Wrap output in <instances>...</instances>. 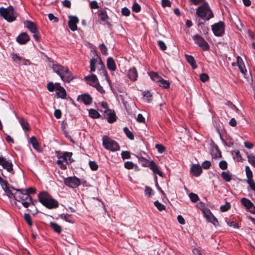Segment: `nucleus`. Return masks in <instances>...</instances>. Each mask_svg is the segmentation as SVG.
<instances>
[{"label":"nucleus","instance_id":"nucleus-39","mask_svg":"<svg viewBox=\"0 0 255 255\" xmlns=\"http://www.w3.org/2000/svg\"><path fill=\"white\" fill-rule=\"evenodd\" d=\"M232 153L235 159H236L238 161L242 160V158L239 150L233 151Z\"/></svg>","mask_w":255,"mask_h":255},{"label":"nucleus","instance_id":"nucleus-41","mask_svg":"<svg viewBox=\"0 0 255 255\" xmlns=\"http://www.w3.org/2000/svg\"><path fill=\"white\" fill-rule=\"evenodd\" d=\"M221 176L227 182H229L231 180V175L228 172H223L221 174Z\"/></svg>","mask_w":255,"mask_h":255},{"label":"nucleus","instance_id":"nucleus-58","mask_svg":"<svg viewBox=\"0 0 255 255\" xmlns=\"http://www.w3.org/2000/svg\"><path fill=\"white\" fill-rule=\"evenodd\" d=\"M132 10L135 12H138L140 10V5L136 2L134 3L132 5Z\"/></svg>","mask_w":255,"mask_h":255},{"label":"nucleus","instance_id":"nucleus-27","mask_svg":"<svg viewBox=\"0 0 255 255\" xmlns=\"http://www.w3.org/2000/svg\"><path fill=\"white\" fill-rule=\"evenodd\" d=\"M56 94L58 98L65 99L66 97V92L63 87H59L56 89Z\"/></svg>","mask_w":255,"mask_h":255},{"label":"nucleus","instance_id":"nucleus-13","mask_svg":"<svg viewBox=\"0 0 255 255\" xmlns=\"http://www.w3.org/2000/svg\"><path fill=\"white\" fill-rule=\"evenodd\" d=\"M0 184L5 193L6 195L9 198L14 197V194L12 192V187H9L8 182L3 179L2 178H0Z\"/></svg>","mask_w":255,"mask_h":255},{"label":"nucleus","instance_id":"nucleus-36","mask_svg":"<svg viewBox=\"0 0 255 255\" xmlns=\"http://www.w3.org/2000/svg\"><path fill=\"white\" fill-rule=\"evenodd\" d=\"M124 131L127 136L130 140L134 139V135L132 132L129 130L128 127H125L124 128Z\"/></svg>","mask_w":255,"mask_h":255},{"label":"nucleus","instance_id":"nucleus-10","mask_svg":"<svg viewBox=\"0 0 255 255\" xmlns=\"http://www.w3.org/2000/svg\"><path fill=\"white\" fill-rule=\"evenodd\" d=\"M26 27L28 30L33 33V37L36 41H39L40 38L39 31L36 25L30 20L26 21Z\"/></svg>","mask_w":255,"mask_h":255},{"label":"nucleus","instance_id":"nucleus-20","mask_svg":"<svg viewBox=\"0 0 255 255\" xmlns=\"http://www.w3.org/2000/svg\"><path fill=\"white\" fill-rule=\"evenodd\" d=\"M16 40L18 43L25 44L29 41L30 38L26 32H22L16 37Z\"/></svg>","mask_w":255,"mask_h":255},{"label":"nucleus","instance_id":"nucleus-61","mask_svg":"<svg viewBox=\"0 0 255 255\" xmlns=\"http://www.w3.org/2000/svg\"><path fill=\"white\" fill-rule=\"evenodd\" d=\"M90 6L91 9H96L99 7L98 4L95 0H93L90 2Z\"/></svg>","mask_w":255,"mask_h":255},{"label":"nucleus","instance_id":"nucleus-21","mask_svg":"<svg viewBox=\"0 0 255 255\" xmlns=\"http://www.w3.org/2000/svg\"><path fill=\"white\" fill-rule=\"evenodd\" d=\"M84 79L87 84L93 87H94L98 83L97 76L93 74L86 76Z\"/></svg>","mask_w":255,"mask_h":255},{"label":"nucleus","instance_id":"nucleus-43","mask_svg":"<svg viewBox=\"0 0 255 255\" xmlns=\"http://www.w3.org/2000/svg\"><path fill=\"white\" fill-rule=\"evenodd\" d=\"M246 173L247 177L248 178V180L251 179L253 178V173L250 169V167L248 166H246Z\"/></svg>","mask_w":255,"mask_h":255},{"label":"nucleus","instance_id":"nucleus-53","mask_svg":"<svg viewBox=\"0 0 255 255\" xmlns=\"http://www.w3.org/2000/svg\"><path fill=\"white\" fill-rule=\"evenodd\" d=\"M47 90L49 92H53L55 89L54 84L52 82H50L48 83V84L47 85Z\"/></svg>","mask_w":255,"mask_h":255},{"label":"nucleus","instance_id":"nucleus-5","mask_svg":"<svg viewBox=\"0 0 255 255\" xmlns=\"http://www.w3.org/2000/svg\"><path fill=\"white\" fill-rule=\"evenodd\" d=\"M196 14L200 18L207 20L214 16L212 10L206 2L197 8Z\"/></svg>","mask_w":255,"mask_h":255},{"label":"nucleus","instance_id":"nucleus-32","mask_svg":"<svg viewBox=\"0 0 255 255\" xmlns=\"http://www.w3.org/2000/svg\"><path fill=\"white\" fill-rule=\"evenodd\" d=\"M148 74L151 79L156 83L161 79V77L156 72L151 71Z\"/></svg>","mask_w":255,"mask_h":255},{"label":"nucleus","instance_id":"nucleus-31","mask_svg":"<svg viewBox=\"0 0 255 255\" xmlns=\"http://www.w3.org/2000/svg\"><path fill=\"white\" fill-rule=\"evenodd\" d=\"M89 115L93 119H98L101 117L100 114L93 109L89 110Z\"/></svg>","mask_w":255,"mask_h":255},{"label":"nucleus","instance_id":"nucleus-26","mask_svg":"<svg viewBox=\"0 0 255 255\" xmlns=\"http://www.w3.org/2000/svg\"><path fill=\"white\" fill-rule=\"evenodd\" d=\"M202 167L198 164L193 165L191 168V173L195 176H199L202 172Z\"/></svg>","mask_w":255,"mask_h":255},{"label":"nucleus","instance_id":"nucleus-49","mask_svg":"<svg viewBox=\"0 0 255 255\" xmlns=\"http://www.w3.org/2000/svg\"><path fill=\"white\" fill-rule=\"evenodd\" d=\"M231 208L230 203L227 202L225 205L220 207V210L222 212H226Z\"/></svg>","mask_w":255,"mask_h":255},{"label":"nucleus","instance_id":"nucleus-2","mask_svg":"<svg viewBox=\"0 0 255 255\" xmlns=\"http://www.w3.org/2000/svg\"><path fill=\"white\" fill-rule=\"evenodd\" d=\"M52 68L54 72L57 74L60 77L61 79L67 83H70L74 77L67 67L62 66L58 64H54Z\"/></svg>","mask_w":255,"mask_h":255},{"label":"nucleus","instance_id":"nucleus-15","mask_svg":"<svg viewBox=\"0 0 255 255\" xmlns=\"http://www.w3.org/2000/svg\"><path fill=\"white\" fill-rule=\"evenodd\" d=\"M212 28L216 36H221L224 33V24L222 22H219L213 25Z\"/></svg>","mask_w":255,"mask_h":255},{"label":"nucleus","instance_id":"nucleus-33","mask_svg":"<svg viewBox=\"0 0 255 255\" xmlns=\"http://www.w3.org/2000/svg\"><path fill=\"white\" fill-rule=\"evenodd\" d=\"M30 143L32 145L33 148H34L36 150L38 149L40 145L37 138L35 136H32L30 138Z\"/></svg>","mask_w":255,"mask_h":255},{"label":"nucleus","instance_id":"nucleus-60","mask_svg":"<svg viewBox=\"0 0 255 255\" xmlns=\"http://www.w3.org/2000/svg\"><path fill=\"white\" fill-rule=\"evenodd\" d=\"M247 182L249 184L251 188L255 191V183L253 179L247 180Z\"/></svg>","mask_w":255,"mask_h":255},{"label":"nucleus","instance_id":"nucleus-14","mask_svg":"<svg viewBox=\"0 0 255 255\" xmlns=\"http://www.w3.org/2000/svg\"><path fill=\"white\" fill-rule=\"evenodd\" d=\"M202 211L204 213L205 217L206 218L208 222L213 223L215 226L218 225V222L217 219L215 217V216L213 215L209 209L204 208L202 209Z\"/></svg>","mask_w":255,"mask_h":255},{"label":"nucleus","instance_id":"nucleus-18","mask_svg":"<svg viewBox=\"0 0 255 255\" xmlns=\"http://www.w3.org/2000/svg\"><path fill=\"white\" fill-rule=\"evenodd\" d=\"M242 204L253 214H255V206L249 199L243 198L241 200Z\"/></svg>","mask_w":255,"mask_h":255},{"label":"nucleus","instance_id":"nucleus-38","mask_svg":"<svg viewBox=\"0 0 255 255\" xmlns=\"http://www.w3.org/2000/svg\"><path fill=\"white\" fill-rule=\"evenodd\" d=\"M154 205L159 211H162L165 209V206L163 204L159 202L158 201H155L154 202Z\"/></svg>","mask_w":255,"mask_h":255},{"label":"nucleus","instance_id":"nucleus-24","mask_svg":"<svg viewBox=\"0 0 255 255\" xmlns=\"http://www.w3.org/2000/svg\"><path fill=\"white\" fill-rule=\"evenodd\" d=\"M211 154L213 158H217L221 157V153L216 145L212 146L211 150Z\"/></svg>","mask_w":255,"mask_h":255},{"label":"nucleus","instance_id":"nucleus-9","mask_svg":"<svg viewBox=\"0 0 255 255\" xmlns=\"http://www.w3.org/2000/svg\"><path fill=\"white\" fill-rule=\"evenodd\" d=\"M63 182L66 186L73 189L78 187L81 184L80 179L75 176L64 178Z\"/></svg>","mask_w":255,"mask_h":255},{"label":"nucleus","instance_id":"nucleus-12","mask_svg":"<svg viewBox=\"0 0 255 255\" xmlns=\"http://www.w3.org/2000/svg\"><path fill=\"white\" fill-rule=\"evenodd\" d=\"M195 43L203 50H208L209 49V45L208 43L199 34H196L193 37Z\"/></svg>","mask_w":255,"mask_h":255},{"label":"nucleus","instance_id":"nucleus-30","mask_svg":"<svg viewBox=\"0 0 255 255\" xmlns=\"http://www.w3.org/2000/svg\"><path fill=\"white\" fill-rule=\"evenodd\" d=\"M186 58L188 63L191 65L193 69H196L197 66L193 57L190 55H186Z\"/></svg>","mask_w":255,"mask_h":255},{"label":"nucleus","instance_id":"nucleus-23","mask_svg":"<svg viewBox=\"0 0 255 255\" xmlns=\"http://www.w3.org/2000/svg\"><path fill=\"white\" fill-rule=\"evenodd\" d=\"M128 76L131 81H135L136 80L138 74L137 70L134 67H133L129 69Z\"/></svg>","mask_w":255,"mask_h":255},{"label":"nucleus","instance_id":"nucleus-47","mask_svg":"<svg viewBox=\"0 0 255 255\" xmlns=\"http://www.w3.org/2000/svg\"><path fill=\"white\" fill-rule=\"evenodd\" d=\"M134 166V164L131 161H127L124 164V167L128 169H132Z\"/></svg>","mask_w":255,"mask_h":255},{"label":"nucleus","instance_id":"nucleus-22","mask_svg":"<svg viewBox=\"0 0 255 255\" xmlns=\"http://www.w3.org/2000/svg\"><path fill=\"white\" fill-rule=\"evenodd\" d=\"M98 15L99 18L107 24L110 25V23L108 21L109 18L107 15V11L105 9H100L98 11Z\"/></svg>","mask_w":255,"mask_h":255},{"label":"nucleus","instance_id":"nucleus-40","mask_svg":"<svg viewBox=\"0 0 255 255\" xmlns=\"http://www.w3.org/2000/svg\"><path fill=\"white\" fill-rule=\"evenodd\" d=\"M24 219L29 227H31L32 226L31 217L29 214L25 213L24 214Z\"/></svg>","mask_w":255,"mask_h":255},{"label":"nucleus","instance_id":"nucleus-55","mask_svg":"<svg viewBox=\"0 0 255 255\" xmlns=\"http://www.w3.org/2000/svg\"><path fill=\"white\" fill-rule=\"evenodd\" d=\"M227 224L229 226L232 227L235 229H239V226L238 224L236 222H235L233 221H229L227 222Z\"/></svg>","mask_w":255,"mask_h":255},{"label":"nucleus","instance_id":"nucleus-42","mask_svg":"<svg viewBox=\"0 0 255 255\" xmlns=\"http://www.w3.org/2000/svg\"><path fill=\"white\" fill-rule=\"evenodd\" d=\"M99 48L103 55H107L108 54L107 48L104 43H102L99 45Z\"/></svg>","mask_w":255,"mask_h":255},{"label":"nucleus","instance_id":"nucleus-37","mask_svg":"<svg viewBox=\"0 0 255 255\" xmlns=\"http://www.w3.org/2000/svg\"><path fill=\"white\" fill-rule=\"evenodd\" d=\"M97 62V60L95 58H92L90 60V71L94 72L96 70V64Z\"/></svg>","mask_w":255,"mask_h":255},{"label":"nucleus","instance_id":"nucleus-28","mask_svg":"<svg viewBox=\"0 0 255 255\" xmlns=\"http://www.w3.org/2000/svg\"><path fill=\"white\" fill-rule=\"evenodd\" d=\"M61 218L70 223H73L74 222V218H73V216L70 214H62L61 215Z\"/></svg>","mask_w":255,"mask_h":255},{"label":"nucleus","instance_id":"nucleus-45","mask_svg":"<svg viewBox=\"0 0 255 255\" xmlns=\"http://www.w3.org/2000/svg\"><path fill=\"white\" fill-rule=\"evenodd\" d=\"M89 166L92 170L96 171L98 168V165L95 161H90Z\"/></svg>","mask_w":255,"mask_h":255},{"label":"nucleus","instance_id":"nucleus-19","mask_svg":"<svg viewBox=\"0 0 255 255\" xmlns=\"http://www.w3.org/2000/svg\"><path fill=\"white\" fill-rule=\"evenodd\" d=\"M77 100L82 101L85 105H89L92 102V98L88 94H84L79 95Z\"/></svg>","mask_w":255,"mask_h":255},{"label":"nucleus","instance_id":"nucleus-62","mask_svg":"<svg viewBox=\"0 0 255 255\" xmlns=\"http://www.w3.org/2000/svg\"><path fill=\"white\" fill-rule=\"evenodd\" d=\"M94 87L96 88V89L101 94L105 93V90H104L102 86L100 85L99 83H98L97 84H96Z\"/></svg>","mask_w":255,"mask_h":255},{"label":"nucleus","instance_id":"nucleus-56","mask_svg":"<svg viewBox=\"0 0 255 255\" xmlns=\"http://www.w3.org/2000/svg\"><path fill=\"white\" fill-rule=\"evenodd\" d=\"M155 147L159 153H162L165 150V147L161 144H156Z\"/></svg>","mask_w":255,"mask_h":255},{"label":"nucleus","instance_id":"nucleus-57","mask_svg":"<svg viewBox=\"0 0 255 255\" xmlns=\"http://www.w3.org/2000/svg\"><path fill=\"white\" fill-rule=\"evenodd\" d=\"M23 191L26 192L28 194H35L36 193V189L33 187H29L28 189L24 190L22 189Z\"/></svg>","mask_w":255,"mask_h":255},{"label":"nucleus","instance_id":"nucleus-6","mask_svg":"<svg viewBox=\"0 0 255 255\" xmlns=\"http://www.w3.org/2000/svg\"><path fill=\"white\" fill-rule=\"evenodd\" d=\"M0 15L9 22L14 21L16 17L14 8L11 5L7 8L0 7Z\"/></svg>","mask_w":255,"mask_h":255},{"label":"nucleus","instance_id":"nucleus-25","mask_svg":"<svg viewBox=\"0 0 255 255\" xmlns=\"http://www.w3.org/2000/svg\"><path fill=\"white\" fill-rule=\"evenodd\" d=\"M107 66L109 70L115 71L116 70V65L115 60L112 57H109L107 60Z\"/></svg>","mask_w":255,"mask_h":255},{"label":"nucleus","instance_id":"nucleus-34","mask_svg":"<svg viewBox=\"0 0 255 255\" xmlns=\"http://www.w3.org/2000/svg\"><path fill=\"white\" fill-rule=\"evenodd\" d=\"M157 83L159 86L162 87L164 88H168L170 85L169 82L167 80H164L162 77H161V79H160Z\"/></svg>","mask_w":255,"mask_h":255},{"label":"nucleus","instance_id":"nucleus-3","mask_svg":"<svg viewBox=\"0 0 255 255\" xmlns=\"http://www.w3.org/2000/svg\"><path fill=\"white\" fill-rule=\"evenodd\" d=\"M39 201L49 209L56 208L59 206L58 201L53 199L47 192L42 191L38 195Z\"/></svg>","mask_w":255,"mask_h":255},{"label":"nucleus","instance_id":"nucleus-4","mask_svg":"<svg viewBox=\"0 0 255 255\" xmlns=\"http://www.w3.org/2000/svg\"><path fill=\"white\" fill-rule=\"evenodd\" d=\"M56 153L58 158L56 163L62 170L66 169L67 164H68L69 162L72 163L74 161L71 158L73 154L72 152L67 151H57Z\"/></svg>","mask_w":255,"mask_h":255},{"label":"nucleus","instance_id":"nucleus-48","mask_svg":"<svg viewBox=\"0 0 255 255\" xmlns=\"http://www.w3.org/2000/svg\"><path fill=\"white\" fill-rule=\"evenodd\" d=\"M190 199L193 202H196L199 200L198 195L195 193H191L189 195Z\"/></svg>","mask_w":255,"mask_h":255},{"label":"nucleus","instance_id":"nucleus-46","mask_svg":"<svg viewBox=\"0 0 255 255\" xmlns=\"http://www.w3.org/2000/svg\"><path fill=\"white\" fill-rule=\"evenodd\" d=\"M121 156L123 160L129 159L130 158V152L128 151H123L121 153Z\"/></svg>","mask_w":255,"mask_h":255},{"label":"nucleus","instance_id":"nucleus-44","mask_svg":"<svg viewBox=\"0 0 255 255\" xmlns=\"http://www.w3.org/2000/svg\"><path fill=\"white\" fill-rule=\"evenodd\" d=\"M144 193L146 195H147L148 197H150L153 194V191L150 187L148 186H145Z\"/></svg>","mask_w":255,"mask_h":255},{"label":"nucleus","instance_id":"nucleus-63","mask_svg":"<svg viewBox=\"0 0 255 255\" xmlns=\"http://www.w3.org/2000/svg\"><path fill=\"white\" fill-rule=\"evenodd\" d=\"M136 121L138 123H145V119L143 117V116H142V115L141 114H139L137 115V118H136Z\"/></svg>","mask_w":255,"mask_h":255},{"label":"nucleus","instance_id":"nucleus-11","mask_svg":"<svg viewBox=\"0 0 255 255\" xmlns=\"http://www.w3.org/2000/svg\"><path fill=\"white\" fill-rule=\"evenodd\" d=\"M0 165L7 172L14 174L13 164L10 160H7L2 156H0Z\"/></svg>","mask_w":255,"mask_h":255},{"label":"nucleus","instance_id":"nucleus-54","mask_svg":"<svg viewBox=\"0 0 255 255\" xmlns=\"http://www.w3.org/2000/svg\"><path fill=\"white\" fill-rule=\"evenodd\" d=\"M130 11L128 8L125 7L122 9V14L123 15L128 16L130 14Z\"/></svg>","mask_w":255,"mask_h":255},{"label":"nucleus","instance_id":"nucleus-7","mask_svg":"<svg viewBox=\"0 0 255 255\" xmlns=\"http://www.w3.org/2000/svg\"><path fill=\"white\" fill-rule=\"evenodd\" d=\"M139 162L144 167H148L152 170L154 174H157L160 176H163V173L160 171L154 161H148L147 159L143 157H140L138 158Z\"/></svg>","mask_w":255,"mask_h":255},{"label":"nucleus","instance_id":"nucleus-8","mask_svg":"<svg viewBox=\"0 0 255 255\" xmlns=\"http://www.w3.org/2000/svg\"><path fill=\"white\" fill-rule=\"evenodd\" d=\"M103 145L105 148L112 151L119 150L120 146L117 141L107 136L103 137Z\"/></svg>","mask_w":255,"mask_h":255},{"label":"nucleus","instance_id":"nucleus-64","mask_svg":"<svg viewBox=\"0 0 255 255\" xmlns=\"http://www.w3.org/2000/svg\"><path fill=\"white\" fill-rule=\"evenodd\" d=\"M10 56H11V57L12 58V59L14 61H15V60L21 61V60L22 59V58L21 57H20L19 56H18V54L14 53H11Z\"/></svg>","mask_w":255,"mask_h":255},{"label":"nucleus","instance_id":"nucleus-17","mask_svg":"<svg viewBox=\"0 0 255 255\" xmlns=\"http://www.w3.org/2000/svg\"><path fill=\"white\" fill-rule=\"evenodd\" d=\"M68 18V26L69 28L73 31H75L77 29V24L79 22V20L76 16L69 15Z\"/></svg>","mask_w":255,"mask_h":255},{"label":"nucleus","instance_id":"nucleus-35","mask_svg":"<svg viewBox=\"0 0 255 255\" xmlns=\"http://www.w3.org/2000/svg\"><path fill=\"white\" fill-rule=\"evenodd\" d=\"M19 123L23 130L28 131L29 129V124L24 121L23 118L19 120Z\"/></svg>","mask_w":255,"mask_h":255},{"label":"nucleus","instance_id":"nucleus-1","mask_svg":"<svg viewBox=\"0 0 255 255\" xmlns=\"http://www.w3.org/2000/svg\"><path fill=\"white\" fill-rule=\"evenodd\" d=\"M12 189V190L15 191V192L13 193L14 197L10 198L20 202L24 208L27 209V211L28 212L33 215L36 214L37 213V209L35 206V204L37 202V200H33L32 197L26 192H24L22 189L14 188Z\"/></svg>","mask_w":255,"mask_h":255},{"label":"nucleus","instance_id":"nucleus-50","mask_svg":"<svg viewBox=\"0 0 255 255\" xmlns=\"http://www.w3.org/2000/svg\"><path fill=\"white\" fill-rule=\"evenodd\" d=\"M248 161L255 167V156L249 155L248 156Z\"/></svg>","mask_w":255,"mask_h":255},{"label":"nucleus","instance_id":"nucleus-59","mask_svg":"<svg viewBox=\"0 0 255 255\" xmlns=\"http://www.w3.org/2000/svg\"><path fill=\"white\" fill-rule=\"evenodd\" d=\"M219 166L223 170L226 169L228 166L227 162L225 160H222L220 161V162L219 163Z\"/></svg>","mask_w":255,"mask_h":255},{"label":"nucleus","instance_id":"nucleus-51","mask_svg":"<svg viewBox=\"0 0 255 255\" xmlns=\"http://www.w3.org/2000/svg\"><path fill=\"white\" fill-rule=\"evenodd\" d=\"M158 45L161 50H165L167 48L166 45L165 43L162 40H158L157 41Z\"/></svg>","mask_w":255,"mask_h":255},{"label":"nucleus","instance_id":"nucleus-16","mask_svg":"<svg viewBox=\"0 0 255 255\" xmlns=\"http://www.w3.org/2000/svg\"><path fill=\"white\" fill-rule=\"evenodd\" d=\"M104 116L107 119L109 123H113L117 121V117L114 110L107 109L104 111Z\"/></svg>","mask_w":255,"mask_h":255},{"label":"nucleus","instance_id":"nucleus-29","mask_svg":"<svg viewBox=\"0 0 255 255\" xmlns=\"http://www.w3.org/2000/svg\"><path fill=\"white\" fill-rule=\"evenodd\" d=\"M50 227L54 232L58 234H60L62 231L61 227L56 223L50 222Z\"/></svg>","mask_w":255,"mask_h":255},{"label":"nucleus","instance_id":"nucleus-52","mask_svg":"<svg viewBox=\"0 0 255 255\" xmlns=\"http://www.w3.org/2000/svg\"><path fill=\"white\" fill-rule=\"evenodd\" d=\"M209 79L208 75L206 73H202L200 75V79L203 82L207 81Z\"/></svg>","mask_w":255,"mask_h":255}]
</instances>
